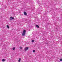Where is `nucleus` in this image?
<instances>
[{"label": "nucleus", "mask_w": 62, "mask_h": 62, "mask_svg": "<svg viewBox=\"0 0 62 62\" xmlns=\"http://www.w3.org/2000/svg\"><path fill=\"white\" fill-rule=\"evenodd\" d=\"M25 32H26V31L25 30H24L22 33V35L23 36H24L25 35Z\"/></svg>", "instance_id": "nucleus-1"}, {"label": "nucleus", "mask_w": 62, "mask_h": 62, "mask_svg": "<svg viewBox=\"0 0 62 62\" xmlns=\"http://www.w3.org/2000/svg\"><path fill=\"white\" fill-rule=\"evenodd\" d=\"M14 19V18L13 17H10L9 19V20H13Z\"/></svg>", "instance_id": "nucleus-2"}, {"label": "nucleus", "mask_w": 62, "mask_h": 62, "mask_svg": "<svg viewBox=\"0 0 62 62\" xmlns=\"http://www.w3.org/2000/svg\"><path fill=\"white\" fill-rule=\"evenodd\" d=\"M28 47H27L25 48V51H27L28 49Z\"/></svg>", "instance_id": "nucleus-3"}, {"label": "nucleus", "mask_w": 62, "mask_h": 62, "mask_svg": "<svg viewBox=\"0 0 62 62\" xmlns=\"http://www.w3.org/2000/svg\"><path fill=\"white\" fill-rule=\"evenodd\" d=\"M24 15H27V14H26V13L25 12H24Z\"/></svg>", "instance_id": "nucleus-4"}, {"label": "nucleus", "mask_w": 62, "mask_h": 62, "mask_svg": "<svg viewBox=\"0 0 62 62\" xmlns=\"http://www.w3.org/2000/svg\"><path fill=\"white\" fill-rule=\"evenodd\" d=\"M21 58H19L18 60V62H20L21 61Z\"/></svg>", "instance_id": "nucleus-5"}, {"label": "nucleus", "mask_w": 62, "mask_h": 62, "mask_svg": "<svg viewBox=\"0 0 62 62\" xmlns=\"http://www.w3.org/2000/svg\"><path fill=\"white\" fill-rule=\"evenodd\" d=\"M7 26L8 28V29H9V26H8V25H7Z\"/></svg>", "instance_id": "nucleus-6"}, {"label": "nucleus", "mask_w": 62, "mask_h": 62, "mask_svg": "<svg viewBox=\"0 0 62 62\" xmlns=\"http://www.w3.org/2000/svg\"><path fill=\"white\" fill-rule=\"evenodd\" d=\"M36 26L37 27H38V28H39V26L38 25H36Z\"/></svg>", "instance_id": "nucleus-7"}, {"label": "nucleus", "mask_w": 62, "mask_h": 62, "mask_svg": "<svg viewBox=\"0 0 62 62\" xmlns=\"http://www.w3.org/2000/svg\"><path fill=\"white\" fill-rule=\"evenodd\" d=\"M2 62H4V61H5V59H2Z\"/></svg>", "instance_id": "nucleus-8"}, {"label": "nucleus", "mask_w": 62, "mask_h": 62, "mask_svg": "<svg viewBox=\"0 0 62 62\" xmlns=\"http://www.w3.org/2000/svg\"><path fill=\"white\" fill-rule=\"evenodd\" d=\"M12 49L13 50H15V47H14Z\"/></svg>", "instance_id": "nucleus-9"}, {"label": "nucleus", "mask_w": 62, "mask_h": 62, "mask_svg": "<svg viewBox=\"0 0 62 62\" xmlns=\"http://www.w3.org/2000/svg\"><path fill=\"white\" fill-rule=\"evenodd\" d=\"M23 48L22 46H20V49H22V48Z\"/></svg>", "instance_id": "nucleus-10"}, {"label": "nucleus", "mask_w": 62, "mask_h": 62, "mask_svg": "<svg viewBox=\"0 0 62 62\" xmlns=\"http://www.w3.org/2000/svg\"><path fill=\"white\" fill-rule=\"evenodd\" d=\"M33 53H35V50H33Z\"/></svg>", "instance_id": "nucleus-11"}, {"label": "nucleus", "mask_w": 62, "mask_h": 62, "mask_svg": "<svg viewBox=\"0 0 62 62\" xmlns=\"http://www.w3.org/2000/svg\"><path fill=\"white\" fill-rule=\"evenodd\" d=\"M60 61H62V59H61L60 60Z\"/></svg>", "instance_id": "nucleus-12"}, {"label": "nucleus", "mask_w": 62, "mask_h": 62, "mask_svg": "<svg viewBox=\"0 0 62 62\" xmlns=\"http://www.w3.org/2000/svg\"><path fill=\"white\" fill-rule=\"evenodd\" d=\"M32 42H34V40H32Z\"/></svg>", "instance_id": "nucleus-13"}, {"label": "nucleus", "mask_w": 62, "mask_h": 62, "mask_svg": "<svg viewBox=\"0 0 62 62\" xmlns=\"http://www.w3.org/2000/svg\"><path fill=\"white\" fill-rule=\"evenodd\" d=\"M37 39V37H35V38H34L35 39Z\"/></svg>", "instance_id": "nucleus-14"}, {"label": "nucleus", "mask_w": 62, "mask_h": 62, "mask_svg": "<svg viewBox=\"0 0 62 62\" xmlns=\"http://www.w3.org/2000/svg\"><path fill=\"white\" fill-rule=\"evenodd\" d=\"M38 1H39L38 0H37V1H38Z\"/></svg>", "instance_id": "nucleus-15"}, {"label": "nucleus", "mask_w": 62, "mask_h": 62, "mask_svg": "<svg viewBox=\"0 0 62 62\" xmlns=\"http://www.w3.org/2000/svg\"><path fill=\"white\" fill-rule=\"evenodd\" d=\"M53 17H53V16H52Z\"/></svg>", "instance_id": "nucleus-16"}]
</instances>
